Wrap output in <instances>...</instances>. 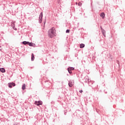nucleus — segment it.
<instances>
[{
  "instance_id": "39448f33",
  "label": "nucleus",
  "mask_w": 125,
  "mask_h": 125,
  "mask_svg": "<svg viewBox=\"0 0 125 125\" xmlns=\"http://www.w3.org/2000/svg\"><path fill=\"white\" fill-rule=\"evenodd\" d=\"M12 85L13 86H15V83H9V87H10V88H11V87H12Z\"/></svg>"
},
{
  "instance_id": "423d86ee",
  "label": "nucleus",
  "mask_w": 125,
  "mask_h": 125,
  "mask_svg": "<svg viewBox=\"0 0 125 125\" xmlns=\"http://www.w3.org/2000/svg\"><path fill=\"white\" fill-rule=\"evenodd\" d=\"M27 44L29 45V46H33L34 44L32 42H27Z\"/></svg>"
},
{
  "instance_id": "f3484780",
  "label": "nucleus",
  "mask_w": 125,
  "mask_h": 125,
  "mask_svg": "<svg viewBox=\"0 0 125 125\" xmlns=\"http://www.w3.org/2000/svg\"><path fill=\"white\" fill-rule=\"evenodd\" d=\"M66 33H69L70 32V30H69V29L66 30Z\"/></svg>"
},
{
  "instance_id": "7ed1b4c3",
  "label": "nucleus",
  "mask_w": 125,
  "mask_h": 125,
  "mask_svg": "<svg viewBox=\"0 0 125 125\" xmlns=\"http://www.w3.org/2000/svg\"><path fill=\"white\" fill-rule=\"evenodd\" d=\"M43 17V13H41L39 16V23H41L42 21V19Z\"/></svg>"
},
{
  "instance_id": "0eeeda50",
  "label": "nucleus",
  "mask_w": 125,
  "mask_h": 125,
  "mask_svg": "<svg viewBox=\"0 0 125 125\" xmlns=\"http://www.w3.org/2000/svg\"><path fill=\"white\" fill-rule=\"evenodd\" d=\"M35 59V56L33 53L31 54V61H33Z\"/></svg>"
},
{
  "instance_id": "f257e3e1",
  "label": "nucleus",
  "mask_w": 125,
  "mask_h": 125,
  "mask_svg": "<svg viewBox=\"0 0 125 125\" xmlns=\"http://www.w3.org/2000/svg\"><path fill=\"white\" fill-rule=\"evenodd\" d=\"M55 35H56V30L54 27H53L50 29V30H49V31H48V36H49V37L51 38H52L54 37H55Z\"/></svg>"
},
{
  "instance_id": "4468645a",
  "label": "nucleus",
  "mask_w": 125,
  "mask_h": 125,
  "mask_svg": "<svg viewBox=\"0 0 125 125\" xmlns=\"http://www.w3.org/2000/svg\"><path fill=\"white\" fill-rule=\"evenodd\" d=\"M68 69L69 70L70 69V70H74V67H69L68 68Z\"/></svg>"
},
{
  "instance_id": "6e6552de",
  "label": "nucleus",
  "mask_w": 125,
  "mask_h": 125,
  "mask_svg": "<svg viewBox=\"0 0 125 125\" xmlns=\"http://www.w3.org/2000/svg\"><path fill=\"white\" fill-rule=\"evenodd\" d=\"M101 17H102L103 19L104 18L105 14L104 13H102L100 15Z\"/></svg>"
},
{
  "instance_id": "a211bd4d",
  "label": "nucleus",
  "mask_w": 125,
  "mask_h": 125,
  "mask_svg": "<svg viewBox=\"0 0 125 125\" xmlns=\"http://www.w3.org/2000/svg\"><path fill=\"white\" fill-rule=\"evenodd\" d=\"M79 92L80 93H82V92H83V91L82 90H81L79 91Z\"/></svg>"
},
{
  "instance_id": "aec40b11",
  "label": "nucleus",
  "mask_w": 125,
  "mask_h": 125,
  "mask_svg": "<svg viewBox=\"0 0 125 125\" xmlns=\"http://www.w3.org/2000/svg\"><path fill=\"white\" fill-rule=\"evenodd\" d=\"M78 4V3L77 2H76V4Z\"/></svg>"
},
{
  "instance_id": "2eb2a0df",
  "label": "nucleus",
  "mask_w": 125,
  "mask_h": 125,
  "mask_svg": "<svg viewBox=\"0 0 125 125\" xmlns=\"http://www.w3.org/2000/svg\"><path fill=\"white\" fill-rule=\"evenodd\" d=\"M82 5V3H81V2H79L78 3V6H81Z\"/></svg>"
},
{
  "instance_id": "6ab92c4d",
  "label": "nucleus",
  "mask_w": 125,
  "mask_h": 125,
  "mask_svg": "<svg viewBox=\"0 0 125 125\" xmlns=\"http://www.w3.org/2000/svg\"><path fill=\"white\" fill-rule=\"evenodd\" d=\"M13 28H14L15 30H17L16 28H15V27H13Z\"/></svg>"
},
{
  "instance_id": "ddd939ff",
  "label": "nucleus",
  "mask_w": 125,
  "mask_h": 125,
  "mask_svg": "<svg viewBox=\"0 0 125 125\" xmlns=\"http://www.w3.org/2000/svg\"><path fill=\"white\" fill-rule=\"evenodd\" d=\"M22 43H23L24 45L28 44V42L24 41L22 42Z\"/></svg>"
},
{
  "instance_id": "f03ea898",
  "label": "nucleus",
  "mask_w": 125,
  "mask_h": 125,
  "mask_svg": "<svg viewBox=\"0 0 125 125\" xmlns=\"http://www.w3.org/2000/svg\"><path fill=\"white\" fill-rule=\"evenodd\" d=\"M35 105H37V106H40V105H42V102L41 101H35Z\"/></svg>"
},
{
  "instance_id": "1a4fd4ad",
  "label": "nucleus",
  "mask_w": 125,
  "mask_h": 125,
  "mask_svg": "<svg viewBox=\"0 0 125 125\" xmlns=\"http://www.w3.org/2000/svg\"><path fill=\"white\" fill-rule=\"evenodd\" d=\"M0 70L2 73H4L5 72V69L4 68H1L0 69Z\"/></svg>"
},
{
  "instance_id": "20e7f679",
  "label": "nucleus",
  "mask_w": 125,
  "mask_h": 125,
  "mask_svg": "<svg viewBox=\"0 0 125 125\" xmlns=\"http://www.w3.org/2000/svg\"><path fill=\"white\" fill-rule=\"evenodd\" d=\"M74 82L69 81L68 83V85L69 86H70V87H71L72 86H73V85H74Z\"/></svg>"
},
{
  "instance_id": "9b49d317",
  "label": "nucleus",
  "mask_w": 125,
  "mask_h": 125,
  "mask_svg": "<svg viewBox=\"0 0 125 125\" xmlns=\"http://www.w3.org/2000/svg\"><path fill=\"white\" fill-rule=\"evenodd\" d=\"M85 46L84 44L81 43L80 44V47L81 48H83Z\"/></svg>"
},
{
  "instance_id": "9d476101",
  "label": "nucleus",
  "mask_w": 125,
  "mask_h": 125,
  "mask_svg": "<svg viewBox=\"0 0 125 125\" xmlns=\"http://www.w3.org/2000/svg\"><path fill=\"white\" fill-rule=\"evenodd\" d=\"M21 88H22V89L23 90H24V89H25V88H26V85H25V84H22V87H21Z\"/></svg>"
},
{
  "instance_id": "f8f14e48",
  "label": "nucleus",
  "mask_w": 125,
  "mask_h": 125,
  "mask_svg": "<svg viewBox=\"0 0 125 125\" xmlns=\"http://www.w3.org/2000/svg\"><path fill=\"white\" fill-rule=\"evenodd\" d=\"M105 33H106L105 31H104V30H102V33H103V35H104V36H105Z\"/></svg>"
},
{
  "instance_id": "dca6fc26",
  "label": "nucleus",
  "mask_w": 125,
  "mask_h": 125,
  "mask_svg": "<svg viewBox=\"0 0 125 125\" xmlns=\"http://www.w3.org/2000/svg\"><path fill=\"white\" fill-rule=\"evenodd\" d=\"M67 70H68L69 73H72V71L70 69H69V68H67Z\"/></svg>"
}]
</instances>
